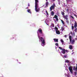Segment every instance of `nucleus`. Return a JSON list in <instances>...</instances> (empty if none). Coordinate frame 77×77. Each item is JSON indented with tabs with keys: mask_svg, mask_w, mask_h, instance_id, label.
<instances>
[{
	"mask_svg": "<svg viewBox=\"0 0 77 77\" xmlns=\"http://www.w3.org/2000/svg\"><path fill=\"white\" fill-rule=\"evenodd\" d=\"M77 23L75 22V25L74 26V27L75 28H76V27H77Z\"/></svg>",
	"mask_w": 77,
	"mask_h": 77,
	"instance_id": "obj_17",
	"label": "nucleus"
},
{
	"mask_svg": "<svg viewBox=\"0 0 77 77\" xmlns=\"http://www.w3.org/2000/svg\"><path fill=\"white\" fill-rule=\"evenodd\" d=\"M51 14L52 16H54V11H52L51 12Z\"/></svg>",
	"mask_w": 77,
	"mask_h": 77,
	"instance_id": "obj_13",
	"label": "nucleus"
},
{
	"mask_svg": "<svg viewBox=\"0 0 77 77\" xmlns=\"http://www.w3.org/2000/svg\"><path fill=\"white\" fill-rule=\"evenodd\" d=\"M51 27H54V24L53 23H51Z\"/></svg>",
	"mask_w": 77,
	"mask_h": 77,
	"instance_id": "obj_23",
	"label": "nucleus"
},
{
	"mask_svg": "<svg viewBox=\"0 0 77 77\" xmlns=\"http://www.w3.org/2000/svg\"><path fill=\"white\" fill-rule=\"evenodd\" d=\"M38 34V36L39 39V42H41V45L42 46H44L45 45V40L43 39L42 37L39 36V34L42 32V31L41 29H39L37 32Z\"/></svg>",
	"mask_w": 77,
	"mask_h": 77,
	"instance_id": "obj_1",
	"label": "nucleus"
},
{
	"mask_svg": "<svg viewBox=\"0 0 77 77\" xmlns=\"http://www.w3.org/2000/svg\"><path fill=\"white\" fill-rule=\"evenodd\" d=\"M55 30H58V28L57 27H55Z\"/></svg>",
	"mask_w": 77,
	"mask_h": 77,
	"instance_id": "obj_26",
	"label": "nucleus"
},
{
	"mask_svg": "<svg viewBox=\"0 0 77 77\" xmlns=\"http://www.w3.org/2000/svg\"><path fill=\"white\" fill-rule=\"evenodd\" d=\"M61 22H62V24H63V25H64V22H63V20H61Z\"/></svg>",
	"mask_w": 77,
	"mask_h": 77,
	"instance_id": "obj_28",
	"label": "nucleus"
},
{
	"mask_svg": "<svg viewBox=\"0 0 77 77\" xmlns=\"http://www.w3.org/2000/svg\"><path fill=\"white\" fill-rule=\"evenodd\" d=\"M46 0V1H47V0Z\"/></svg>",
	"mask_w": 77,
	"mask_h": 77,
	"instance_id": "obj_47",
	"label": "nucleus"
},
{
	"mask_svg": "<svg viewBox=\"0 0 77 77\" xmlns=\"http://www.w3.org/2000/svg\"><path fill=\"white\" fill-rule=\"evenodd\" d=\"M74 74H75V75H77V72H75Z\"/></svg>",
	"mask_w": 77,
	"mask_h": 77,
	"instance_id": "obj_36",
	"label": "nucleus"
},
{
	"mask_svg": "<svg viewBox=\"0 0 77 77\" xmlns=\"http://www.w3.org/2000/svg\"><path fill=\"white\" fill-rule=\"evenodd\" d=\"M65 49H63L61 51V53H63V54H65Z\"/></svg>",
	"mask_w": 77,
	"mask_h": 77,
	"instance_id": "obj_7",
	"label": "nucleus"
},
{
	"mask_svg": "<svg viewBox=\"0 0 77 77\" xmlns=\"http://www.w3.org/2000/svg\"><path fill=\"white\" fill-rule=\"evenodd\" d=\"M48 2H46V7H48Z\"/></svg>",
	"mask_w": 77,
	"mask_h": 77,
	"instance_id": "obj_22",
	"label": "nucleus"
},
{
	"mask_svg": "<svg viewBox=\"0 0 77 77\" xmlns=\"http://www.w3.org/2000/svg\"><path fill=\"white\" fill-rule=\"evenodd\" d=\"M56 32L57 34H58V35H60V31L58 30H56Z\"/></svg>",
	"mask_w": 77,
	"mask_h": 77,
	"instance_id": "obj_9",
	"label": "nucleus"
},
{
	"mask_svg": "<svg viewBox=\"0 0 77 77\" xmlns=\"http://www.w3.org/2000/svg\"><path fill=\"white\" fill-rule=\"evenodd\" d=\"M65 51H66V52H67V53H68V52H69V51H68L66 50H65Z\"/></svg>",
	"mask_w": 77,
	"mask_h": 77,
	"instance_id": "obj_37",
	"label": "nucleus"
},
{
	"mask_svg": "<svg viewBox=\"0 0 77 77\" xmlns=\"http://www.w3.org/2000/svg\"><path fill=\"white\" fill-rule=\"evenodd\" d=\"M54 8H55V4H54L50 8V10L51 11L52 9H54Z\"/></svg>",
	"mask_w": 77,
	"mask_h": 77,
	"instance_id": "obj_4",
	"label": "nucleus"
},
{
	"mask_svg": "<svg viewBox=\"0 0 77 77\" xmlns=\"http://www.w3.org/2000/svg\"><path fill=\"white\" fill-rule=\"evenodd\" d=\"M55 45H56V46H58L59 44H58V43H57L55 44Z\"/></svg>",
	"mask_w": 77,
	"mask_h": 77,
	"instance_id": "obj_30",
	"label": "nucleus"
},
{
	"mask_svg": "<svg viewBox=\"0 0 77 77\" xmlns=\"http://www.w3.org/2000/svg\"><path fill=\"white\" fill-rule=\"evenodd\" d=\"M60 41L62 43V45H63V44H64V43H63V42H64L63 41V40L61 39Z\"/></svg>",
	"mask_w": 77,
	"mask_h": 77,
	"instance_id": "obj_21",
	"label": "nucleus"
},
{
	"mask_svg": "<svg viewBox=\"0 0 77 77\" xmlns=\"http://www.w3.org/2000/svg\"><path fill=\"white\" fill-rule=\"evenodd\" d=\"M71 17L72 18V19H74V17H72V16H71Z\"/></svg>",
	"mask_w": 77,
	"mask_h": 77,
	"instance_id": "obj_39",
	"label": "nucleus"
},
{
	"mask_svg": "<svg viewBox=\"0 0 77 77\" xmlns=\"http://www.w3.org/2000/svg\"><path fill=\"white\" fill-rule=\"evenodd\" d=\"M71 34L72 36H75V33L74 32H73V33H72Z\"/></svg>",
	"mask_w": 77,
	"mask_h": 77,
	"instance_id": "obj_24",
	"label": "nucleus"
},
{
	"mask_svg": "<svg viewBox=\"0 0 77 77\" xmlns=\"http://www.w3.org/2000/svg\"><path fill=\"white\" fill-rule=\"evenodd\" d=\"M28 6H30V4L29 3L28 4Z\"/></svg>",
	"mask_w": 77,
	"mask_h": 77,
	"instance_id": "obj_40",
	"label": "nucleus"
},
{
	"mask_svg": "<svg viewBox=\"0 0 77 77\" xmlns=\"http://www.w3.org/2000/svg\"><path fill=\"white\" fill-rule=\"evenodd\" d=\"M72 1V0H66V2L67 3H68L69 2H71Z\"/></svg>",
	"mask_w": 77,
	"mask_h": 77,
	"instance_id": "obj_20",
	"label": "nucleus"
},
{
	"mask_svg": "<svg viewBox=\"0 0 77 77\" xmlns=\"http://www.w3.org/2000/svg\"><path fill=\"white\" fill-rule=\"evenodd\" d=\"M68 77V75H67V77Z\"/></svg>",
	"mask_w": 77,
	"mask_h": 77,
	"instance_id": "obj_45",
	"label": "nucleus"
},
{
	"mask_svg": "<svg viewBox=\"0 0 77 77\" xmlns=\"http://www.w3.org/2000/svg\"><path fill=\"white\" fill-rule=\"evenodd\" d=\"M66 22L68 23V24H69V21L68 20H66Z\"/></svg>",
	"mask_w": 77,
	"mask_h": 77,
	"instance_id": "obj_32",
	"label": "nucleus"
},
{
	"mask_svg": "<svg viewBox=\"0 0 77 77\" xmlns=\"http://www.w3.org/2000/svg\"><path fill=\"white\" fill-rule=\"evenodd\" d=\"M61 14L62 15H63H63H64V14H65V13H64V12H62Z\"/></svg>",
	"mask_w": 77,
	"mask_h": 77,
	"instance_id": "obj_29",
	"label": "nucleus"
},
{
	"mask_svg": "<svg viewBox=\"0 0 77 77\" xmlns=\"http://www.w3.org/2000/svg\"><path fill=\"white\" fill-rule=\"evenodd\" d=\"M69 39L71 44H74V42H75V40L73 39L72 41H71V35H69Z\"/></svg>",
	"mask_w": 77,
	"mask_h": 77,
	"instance_id": "obj_3",
	"label": "nucleus"
},
{
	"mask_svg": "<svg viewBox=\"0 0 77 77\" xmlns=\"http://www.w3.org/2000/svg\"><path fill=\"white\" fill-rule=\"evenodd\" d=\"M64 75H65V76H66L67 75H66V74H65Z\"/></svg>",
	"mask_w": 77,
	"mask_h": 77,
	"instance_id": "obj_41",
	"label": "nucleus"
},
{
	"mask_svg": "<svg viewBox=\"0 0 77 77\" xmlns=\"http://www.w3.org/2000/svg\"><path fill=\"white\" fill-rule=\"evenodd\" d=\"M77 30V28H75V32H76Z\"/></svg>",
	"mask_w": 77,
	"mask_h": 77,
	"instance_id": "obj_34",
	"label": "nucleus"
},
{
	"mask_svg": "<svg viewBox=\"0 0 77 77\" xmlns=\"http://www.w3.org/2000/svg\"><path fill=\"white\" fill-rule=\"evenodd\" d=\"M69 69L71 73H72V67L70 66L69 68Z\"/></svg>",
	"mask_w": 77,
	"mask_h": 77,
	"instance_id": "obj_6",
	"label": "nucleus"
},
{
	"mask_svg": "<svg viewBox=\"0 0 77 77\" xmlns=\"http://www.w3.org/2000/svg\"><path fill=\"white\" fill-rule=\"evenodd\" d=\"M66 11L67 12V13H68L69 12L68 11V9H67L66 10Z\"/></svg>",
	"mask_w": 77,
	"mask_h": 77,
	"instance_id": "obj_35",
	"label": "nucleus"
},
{
	"mask_svg": "<svg viewBox=\"0 0 77 77\" xmlns=\"http://www.w3.org/2000/svg\"><path fill=\"white\" fill-rule=\"evenodd\" d=\"M69 48L70 50H72V46L71 45H69Z\"/></svg>",
	"mask_w": 77,
	"mask_h": 77,
	"instance_id": "obj_15",
	"label": "nucleus"
},
{
	"mask_svg": "<svg viewBox=\"0 0 77 77\" xmlns=\"http://www.w3.org/2000/svg\"><path fill=\"white\" fill-rule=\"evenodd\" d=\"M59 48L60 49V50H62V49H62V47H59Z\"/></svg>",
	"mask_w": 77,
	"mask_h": 77,
	"instance_id": "obj_31",
	"label": "nucleus"
},
{
	"mask_svg": "<svg viewBox=\"0 0 77 77\" xmlns=\"http://www.w3.org/2000/svg\"><path fill=\"white\" fill-rule=\"evenodd\" d=\"M72 30H74V26H72Z\"/></svg>",
	"mask_w": 77,
	"mask_h": 77,
	"instance_id": "obj_33",
	"label": "nucleus"
},
{
	"mask_svg": "<svg viewBox=\"0 0 77 77\" xmlns=\"http://www.w3.org/2000/svg\"><path fill=\"white\" fill-rule=\"evenodd\" d=\"M65 62H66V63H69V60H65Z\"/></svg>",
	"mask_w": 77,
	"mask_h": 77,
	"instance_id": "obj_19",
	"label": "nucleus"
},
{
	"mask_svg": "<svg viewBox=\"0 0 77 77\" xmlns=\"http://www.w3.org/2000/svg\"><path fill=\"white\" fill-rule=\"evenodd\" d=\"M54 17L57 20V21H58V18H57V16L56 15H55Z\"/></svg>",
	"mask_w": 77,
	"mask_h": 77,
	"instance_id": "obj_11",
	"label": "nucleus"
},
{
	"mask_svg": "<svg viewBox=\"0 0 77 77\" xmlns=\"http://www.w3.org/2000/svg\"><path fill=\"white\" fill-rule=\"evenodd\" d=\"M73 54V53H72V54Z\"/></svg>",
	"mask_w": 77,
	"mask_h": 77,
	"instance_id": "obj_46",
	"label": "nucleus"
},
{
	"mask_svg": "<svg viewBox=\"0 0 77 77\" xmlns=\"http://www.w3.org/2000/svg\"><path fill=\"white\" fill-rule=\"evenodd\" d=\"M64 37H65V38H66V35H65Z\"/></svg>",
	"mask_w": 77,
	"mask_h": 77,
	"instance_id": "obj_42",
	"label": "nucleus"
},
{
	"mask_svg": "<svg viewBox=\"0 0 77 77\" xmlns=\"http://www.w3.org/2000/svg\"><path fill=\"white\" fill-rule=\"evenodd\" d=\"M73 70H74V71H77V66H76V67H75V66H74L73 67Z\"/></svg>",
	"mask_w": 77,
	"mask_h": 77,
	"instance_id": "obj_10",
	"label": "nucleus"
},
{
	"mask_svg": "<svg viewBox=\"0 0 77 77\" xmlns=\"http://www.w3.org/2000/svg\"><path fill=\"white\" fill-rule=\"evenodd\" d=\"M45 12L47 14L46 15V16L47 17H48V15H48V12H47V11L46 10L45 11Z\"/></svg>",
	"mask_w": 77,
	"mask_h": 77,
	"instance_id": "obj_18",
	"label": "nucleus"
},
{
	"mask_svg": "<svg viewBox=\"0 0 77 77\" xmlns=\"http://www.w3.org/2000/svg\"><path fill=\"white\" fill-rule=\"evenodd\" d=\"M54 42H58V39H56V38L54 39Z\"/></svg>",
	"mask_w": 77,
	"mask_h": 77,
	"instance_id": "obj_14",
	"label": "nucleus"
},
{
	"mask_svg": "<svg viewBox=\"0 0 77 77\" xmlns=\"http://www.w3.org/2000/svg\"><path fill=\"white\" fill-rule=\"evenodd\" d=\"M35 5H38V0H35Z\"/></svg>",
	"mask_w": 77,
	"mask_h": 77,
	"instance_id": "obj_8",
	"label": "nucleus"
},
{
	"mask_svg": "<svg viewBox=\"0 0 77 77\" xmlns=\"http://www.w3.org/2000/svg\"><path fill=\"white\" fill-rule=\"evenodd\" d=\"M27 12H28V13H29V14H32V12H31L30 9H28V10H27Z\"/></svg>",
	"mask_w": 77,
	"mask_h": 77,
	"instance_id": "obj_16",
	"label": "nucleus"
},
{
	"mask_svg": "<svg viewBox=\"0 0 77 77\" xmlns=\"http://www.w3.org/2000/svg\"><path fill=\"white\" fill-rule=\"evenodd\" d=\"M57 46H56L55 47V48L56 50H57Z\"/></svg>",
	"mask_w": 77,
	"mask_h": 77,
	"instance_id": "obj_38",
	"label": "nucleus"
},
{
	"mask_svg": "<svg viewBox=\"0 0 77 77\" xmlns=\"http://www.w3.org/2000/svg\"><path fill=\"white\" fill-rule=\"evenodd\" d=\"M55 0H52V1H53L54 2L55 1Z\"/></svg>",
	"mask_w": 77,
	"mask_h": 77,
	"instance_id": "obj_43",
	"label": "nucleus"
},
{
	"mask_svg": "<svg viewBox=\"0 0 77 77\" xmlns=\"http://www.w3.org/2000/svg\"><path fill=\"white\" fill-rule=\"evenodd\" d=\"M75 17H76V16H77V15H75Z\"/></svg>",
	"mask_w": 77,
	"mask_h": 77,
	"instance_id": "obj_44",
	"label": "nucleus"
},
{
	"mask_svg": "<svg viewBox=\"0 0 77 77\" xmlns=\"http://www.w3.org/2000/svg\"><path fill=\"white\" fill-rule=\"evenodd\" d=\"M64 18L66 20H68V15H66L64 16Z\"/></svg>",
	"mask_w": 77,
	"mask_h": 77,
	"instance_id": "obj_12",
	"label": "nucleus"
},
{
	"mask_svg": "<svg viewBox=\"0 0 77 77\" xmlns=\"http://www.w3.org/2000/svg\"><path fill=\"white\" fill-rule=\"evenodd\" d=\"M61 30L62 31H63V30H64V27H61Z\"/></svg>",
	"mask_w": 77,
	"mask_h": 77,
	"instance_id": "obj_25",
	"label": "nucleus"
},
{
	"mask_svg": "<svg viewBox=\"0 0 77 77\" xmlns=\"http://www.w3.org/2000/svg\"><path fill=\"white\" fill-rule=\"evenodd\" d=\"M35 10L36 12H38L39 11L40 9L38 7V5H35Z\"/></svg>",
	"mask_w": 77,
	"mask_h": 77,
	"instance_id": "obj_2",
	"label": "nucleus"
},
{
	"mask_svg": "<svg viewBox=\"0 0 77 77\" xmlns=\"http://www.w3.org/2000/svg\"><path fill=\"white\" fill-rule=\"evenodd\" d=\"M39 35L40 37H41V36H44V34L42 32L39 33Z\"/></svg>",
	"mask_w": 77,
	"mask_h": 77,
	"instance_id": "obj_5",
	"label": "nucleus"
},
{
	"mask_svg": "<svg viewBox=\"0 0 77 77\" xmlns=\"http://www.w3.org/2000/svg\"><path fill=\"white\" fill-rule=\"evenodd\" d=\"M64 57H65V58H67V57H68L67 56V55H64Z\"/></svg>",
	"mask_w": 77,
	"mask_h": 77,
	"instance_id": "obj_27",
	"label": "nucleus"
}]
</instances>
